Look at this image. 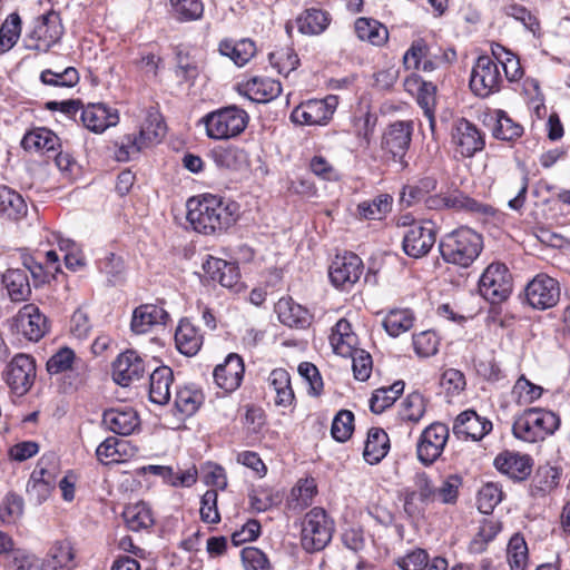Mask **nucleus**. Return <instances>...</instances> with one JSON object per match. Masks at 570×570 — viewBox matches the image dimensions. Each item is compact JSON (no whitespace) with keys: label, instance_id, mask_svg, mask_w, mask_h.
Wrapping results in <instances>:
<instances>
[{"label":"nucleus","instance_id":"obj_1","mask_svg":"<svg viewBox=\"0 0 570 570\" xmlns=\"http://www.w3.org/2000/svg\"><path fill=\"white\" fill-rule=\"evenodd\" d=\"M187 208V220L197 233L204 235L226 232L238 218V205L235 202L212 194L190 198Z\"/></svg>","mask_w":570,"mask_h":570},{"label":"nucleus","instance_id":"obj_2","mask_svg":"<svg viewBox=\"0 0 570 570\" xmlns=\"http://www.w3.org/2000/svg\"><path fill=\"white\" fill-rule=\"evenodd\" d=\"M439 248L446 263L466 268L481 254L483 238L469 227H460L443 236Z\"/></svg>","mask_w":570,"mask_h":570},{"label":"nucleus","instance_id":"obj_3","mask_svg":"<svg viewBox=\"0 0 570 570\" xmlns=\"http://www.w3.org/2000/svg\"><path fill=\"white\" fill-rule=\"evenodd\" d=\"M560 425L559 416L549 410L531 407L514 419L512 434L518 440L535 443L552 435Z\"/></svg>","mask_w":570,"mask_h":570},{"label":"nucleus","instance_id":"obj_4","mask_svg":"<svg viewBox=\"0 0 570 570\" xmlns=\"http://www.w3.org/2000/svg\"><path fill=\"white\" fill-rule=\"evenodd\" d=\"M334 523L323 508L309 510L302 522L301 543L306 552L323 550L332 540Z\"/></svg>","mask_w":570,"mask_h":570},{"label":"nucleus","instance_id":"obj_5","mask_svg":"<svg viewBox=\"0 0 570 570\" xmlns=\"http://www.w3.org/2000/svg\"><path fill=\"white\" fill-rule=\"evenodd\" d=\"M206 134L212 139H229L242 134L248 122L245 110L229 106L209 112L203 118Z\"/></svg>","mask_w":570,"mask_h":570},{"label":"nucleus","instance_id":"obj_6","mask_svg":"<svg viewBox=\"0 0 570 570\" xmlns=\"http://www.w3.org/2000/svg\"><path fill=\"white\" fill-rule=\"evenodd\" d=\"M63 35V26L58 12L49 11L36 18L32 28L26 35L23 42L29 50L47 52L58 43Z\"/></svg>","mask_w":570,"mask_h":570},{"label":"nucleus","instance_id":"obj_7","mask_svg":"<svg viewBox=\"0 0 570 570\" xmlns=\"http://www.w3.org/2000/svg\"><path fill=\"white\" fill-rule=\"evenodd\" d=\"M479 292L491 304L505 301L512 293V276L503 263H491L479 281Z\"/></svg>","mask_w":570,"mask_h":570},{"label":"nucleus","instance_id":"obj_8","mask_svg":"<svg viewBox=\"0 0 570 570\" xmlns=\"http://www.w3.org/2000/svg\"><path fill=\"white\" fill-rule=\"evenodd\" d=\"M502 76L497 62L490 56H480L473 66L470 88L479 97L485 98L500 90Z\"/></svg>","mask_w":570,"mask_h":570},{"label":"nucleus","instance_id":"obj_9","mask_svg":"<svg viewBox=\"0 0 570 570\" xmlns=\"http://www.w3.org/2000/svg\"><path fill=\"white\" fill-rule=\"evenodd\" d=\"M36 379V363L27 354H17L6 366L3 380L10 391L22 396L32 387Z\"/></svg>","mask_w":570,"mask_h":570},{"label":"nucleus","instance_id":"obj_10","mask_svg":"<svg viewBox=\"0 0 570 570\" xmlns=\"http://www.w3.org/2000/svg\"><path fill=\"white\" fill-rule=\"evenodd\" d=\"M434 501L435 487L431 478L424 471L416 472L413 476V488L404 490L405 513L410 517H419Z\"/></svg>","mask_w":570,"mask_h":570},{"label":"nucleus","instance_id":"obj_11","mask_svg":"<svg viewBox=\"0 0 570 570\" xmlns=\"http://www.w3.org/2000/svg\"><path fill=\"white\" fill-rule=\"evenodd\" d=\"M449 439V428L435 422L425 428L416 444L419 461L424 465H431L442 454Z\"/></svg>","mask_w":570,"mask_h":570},{"label":"nucleus","instance_id":"obj_12","mask_svg":"<svg viewBox=\"0 0 570 570\" xmlns=\"http://www.w3.org/2000/svg\"><path fill=\"white\" fill-rule=\"evenodd\" d=\"M436 240L435 225L431 220L414 223L403 235L404 253L413 258H421L430 253Z\"/></svg>","mask_w":570,"mask_h":570},{"label":"nucleus","instance_id":"obj_13","mask_svg":"<svg viewBox=\"0 0 570 570\" xmlns=\"http://www.w3.org/2000/svg\"><path fill=\"white\" fill-rule=\"evenodd\" d=\"M451 144L456 154L463 158H471L484 148L485 140L474 124L460 118L451 128Z\"/></svg>","mask_w":570,"mask_h":570},{"label":"nucleus","instance_id":"obj_14","mask_svg":"<svg viewBox=\"0 0 570 570\" xmlns=\"http://www.w3.org/2000/svg\"><path fill=\"white\" fill-rule=\"evenodd\" d=\"M363 269L362 259L354 253H346L335 257L330 266L328 275L335 287L348 291L358 282Z\"/></svg>","mask_w":570,"mask_h":570},{"label":"nucleus","instance_id":"obj_15","mask_svg":"<svg viewBox=\"0 0 570 570\" xmlns=\"http://www.w3.org/2000/svg\"><path fill=\"white\" fill-rule=\"evenodd\" d=\"M525 297L533 308L553 307L560 297L559 283L546 274H539L527 285Z\"/></svg>","mask_w":570,"mask_h":570},{"label":"nucleus","instance_id":"obj_16","mask_svg":"<svg viewBox=\"0 0 570 570\" xmlns=\"http://www.w3.org/2000/svg\"><path fill=\"white\" fill-rule=\"evenodd\" d=\"M425 206L433 210L455 209L482 215H492L494 212L491 206L479 203L460 191L429 196L425 198Z\"/></svg>","mask_w":570,"mask_h":570},{"label":"nucleus","instance_id":"obj_17","mask_svg":"<svg viewBox=\"0 0 570 570\" xmlns=\"http://www.w3.org/2000/svg\"><path fill=\"white\" fill-rule=\"evenodd\" d=\"M335 98L325 100H308L301 104L291 114V120L298 125L315 126L325 125L332 118L335 109Z\"/></svg>","mask_w":570,"mask_h":570},{"label":"nucleus","instance_id":"obj_18","mask_svg":"<svg viewBox=\"0 0 570 570\" xmlns=\"http://www.w3.org/2000/svg\"><path fill=\"white\" fill-rule=\"evenodd\" d=\"M13 326L23 337L33 342L42 338L48 331L47 318L35 304L20 308L13 318Z\"/></svg>","mask_w":570,"mask_h":570},{"label":"nucleus","instance_id":"obj_19","mask_svg":"<svg viewBox=\"0 0 570 570\" xmlns=\"http://www.w3.org/2000/svg\"><path fill=\"white\" fill-rule=\"evenodd\" d=\"M413 125L411 121H395L383 135L382 148L392 155L394 160L403 163L410 147Z\"/></svg>","mask_w":570,"mask_h":570},{"label":"nucleus","instance_id":"obj_20","mask_svg":"<svg viewBox=\"0 0 570 570\" xmlns=\"http://www.w3.org/2000/svg\"><path fill=\"white\" fill-rule=\"evenodd\" d=\"M494 466L513 481H524L532 472L533 460L528 454L504 451L494 459Z\"/></svg>","mask_w":570,"mask_h":570},{"label":"nucleus","instance_id":"obj_21","mask_svg":"<svg viewBox=\"0 0 570 570\" xmlns=\"http://www.w3.org/2000/svg\"><path fill=\"white\" fill-rule=\"evenodd\" d=\"M144 372L142 358L131 350L121 353L112 364L114 381L121 386H128L131 382L140 380Z\"/></svg>","mask_w":570,"mask_h":570},{"label":"nucleus","instance_id":"obj_22","mask_svg":"<svg viewBox=\"0 0 570 570\" xmlns=\"http://www.w3.org/2000/svg\"><path fill=\"white\" fill-rule=\"evenodd\" d=\"M245 366L243 358L235 353H230L214 370V380L216 384L225 392H234L240 386L244 377Z\"/></svg>","mask_w":570,"mask_h":570},{"label":"nucleus","instance_id":"obj_23","mask_svg":"<svg viewBox=\"0 0 570 570\" xmlns=\"http://www.w3.org/2000/svg\"><path fill=\"white\" fill-rule=\"evenodd\" d=\"M492 429V423L481 417L473 410H466L459 414L454 421L453 432L458 438L479 441Z\"/></svg>","mask_w":570,"mask_h":570},{"label":"nucleus","instance_id":"obj_24","mask_svg":"<svg viewBox=\"0 0 570 570\" xmlns=\"http://www.w3.org/2000/svg\"><path fill=\"white\" fill-rule=\"evenodd\" d=\"M80 120L90 131L102 132L108 127L117 125L119 116L105 104H89L87 107L82 106Z\"/></svg>","mask_w":570,"mask_h":570},{"label":"nucleus","instance_id":"obj_25","mask_svg":"<svg viewBox=\"0 0 570 570\" xmlns=\"http://www.w3.org/2000/svg\"><path fill=\"white\" fill-rule=\"evenodd\" d=\"M169 318L164 307L155 304H142L132 312L130 328L135 334H145L155 325H165Z\"/></svg>","mask_w":570,"mask_h":570},{"label":"nucleus","instance_id":"obj_26","mask_svg":"<svg viewBox=\"0 0 570 570\" xmlns=\"http://www.w3.org/2000/svg\"><path fill=\"white\" fill-rule=\"evenodd\" d=\"M104 425L119 435L131 434L139 424L136 411L130 406L108 409L102 414Z\"/></svg>","mask_w":570,"mask_h":570},{"label":"nucleus","instance_id":"obj_27","mask_svg":"<svg viewBox=\"0 0 570 570\" xmlns=\"http://www.w3.org/2000/svg\"><path fill=\"white\" fill-rule=\"evenodd\" d=\"M244 92L252 101L266 104L281 95L282 85L267 77H253L244 83Z\"/></svg>","mask_w":570,"mask_h":570},{"label":"nucleus","instance_id":"obj_28","mask_svg":"<svg viewBox=\"0 0 570 570\" xmlns=\"http://www.w3.org/2000/svg\"><path fill=\"white\" fill-rule=\"evenodd\" d=\"M137 449L129 441L115 436L107 438L96 450L97 459L102 464L119 463L134 455Z\"/></svg>","mask_w":570,"mask_h":570},{"label":"nucleus","instance_id":"obj_29","mask_svg":"<svg viewBox=\"0 0 570 570\" xmlns=\"http://www.w3.org/2000/svg\"><path fill=\"white\" fill-rule=\"evenodd\" d=\"M203 269L212 281L227 288L236 286L239 281L238 267L220 258L208 257L203 264Z\"/></svg>","mask_w":570,"mask_h":570},{"label":"nucleus","instance_id":"obj_30","mask_svg":"<svg viewBox=\"0 0 570 570\" xmlns=\"http://www.w3.org/2000/svg\"><path fill=\"white\" fill-rule=\"evenodd\" d=\"M275 312L282 324L292 328H305L309 325L308 311L291 297H282L275 305Z\"/></svg>","mask_w":570,"mask_h":570},{"label":"nucleus","instance_id":"obj_31","mask_svg":"<svg viewBox=\"0 0 570 570\" xmlns=\"http://www.w3.org/2000/svg\"><path fill=\"white\" fill-rule=\"evenodd\" d=\"M174 373L169 366H159L154 370L149 379V400L158 405H165L170 400V386Z\"/></svg>","mask_w":570,"mask_h":570},{"label":"nucleus","instance_id":"obj_32","mask_svg":"<svg viewBox=\"0 0 570 570\" xmlns=\"http://www.w3.org/2000/svg\"><path fill=\"white\" fill-rule=\"evenodd\" d=\"M53 488L55 483L52 474L42 468L40 463L38 468L33 470L27 483V494L29 500L39 505L50 497Z\"/></svg>","mask_w":570,"mask_h":570},{"label":"nucleus","instance_id":"obj_33","mask_svg":"<svg viewBox=\"0 0 570 570\" xmlns=\"http://www.w3.org/2000/svg\"><path fill=\"white\" fill-rule=\"evenodd\" d=\"M269 389L275 392V405L288 407L295 400V394L291 384L289 373L283 368H274L267 379Z\"/></svg>","mask_w":570,"mask_h":570},{"label":"nucleus","instance_id":"obj_34","mask_svg":"<svg viewBox=\"0 0 570 570\" xmlns=\"http://www.w3.org/2000/svg\"><path fill=\"white\" fill-rule=\"evenodd\" d=\"M73 550L69 541H56L48 550L41 567L43 570H71L73 568Z\"/></svg>","mask_w":570,"mask_h":570},{"label":"nucleus","instance_id":"obj_35","mask_svg":"<svg viewBox=\"0 0 570 570\" xmlns=\"http://www.w3.org/2000/svg\"><path fill=\"white\" fill-rule=\"evenodd\" d=\"M560 471L550 464L540 465L532 476L529 493L532 498H543L550 493L560 481Z\"/></svg>","mask_w":570,"mask_h":570},{"label":"nucleus","instance_id":"obj_36","mask_svg":"<svg viewBox=\"0 0 570 570\" xmlns=\"http://www.w3.org/2000/svg\"><path fill=\"white\" fill-rule=\"evenodd\" d=\"M330 343L337 355L347 357L353 353L357 344V337L353 333L351 323L347 320L341 318L335 324L330 335Z\"/></svg>","mask_w":570,"mask_h":570},{"label":"nucleus","instance_id":"obj_37","mask_svg":"<svg viewBox=\"0 0 570 570\" xmlns=\"http://www.w3.org/2000/svg\"><path fill=\"white\" fill-rule=\"evenodd\" d=\"M175 342L181 354L194 356L203 345V336L194 324L188 320H183L176 330Z\"/></svg>","mask_w":570,"mask_h":570},{"label":"nucleus","instance_id":"obj_38","mask_svg":"<svg viewBox=\"0 0 570 570\" xmlns=\"http://www.w3.org/2000/svg\"><path fill=\"white\" fill-rule=\"evenodd\" d=\"M2 283L12 302L27 301L31 294L28 274L22 268H10L2 275Z\"/></svg>","mask_w":570,"mask_h":570},{"label":"nucleus","instance_id":"obj_39","mask_svg":"<svg viewBox=\"0 0 570 570\" xmlns=\"http://www.w3.org/2000/svg\"><path fill=\"white\" fill-rule=\"evenodd\" d=\"M21 145L29 151L55 153L60 147V139L53 131L41 127L27 132Z\"/></svg>","mask_w":570,"mask_h":570},{"label":"nucleus","instance_id":"obj_40","mask_svg":"<svg viewBox=\"0 0 570 570\" xmlns=\"http://www.w3.org/2000/svg\"><path fill=\"white\" fill-rule=\"evenodd\" d=\"M390 439L386 432L380 428H372L367 433L363 456L370 464H377L387 454Z\"/></svg>","mask_w":570,"mask_h":570},{"label":"nucleus","instance_id":"obj_41","mask_svg":"<svg viewBox=\"0 0 570 570\" xmlns=\"http://www.w3.org/2000/svg\"><path fill=\"white\" fill-rule=\"evenodd\" d=\"M28 207L23 197L8 186L0 185V215L19 220L27 215Z\"/></svg>","mask_w":570,"mask_h":570},{"label":"nucleus","instance_id":"obj_42","mask_svg":"<svg viewBox=\"0 0 570 570\" xmlns=\"http://www.w3.org/2000/svg\"><path fill=\"white\" fill-rule=\"evenodd\" d=\"M219 52L228 57L236 66L246 65L255 55L256 46L249 39L230 40L225 39L219 43Z\"/></svg>","mask_w":570,"mask_h":570},{"label":"nucleus","instance_id":"obj_43","mask_svg":"<svg viewBox=\"0 0 570 570\" xmlns=\"http://www.w3.org/2000/svg\"><path fill=\"white\" fill-rule=\"evenodd\" d=\"M354 30L360 40L368 41L374 46H382L389 39L387 28L372 18H357L354 23Z\"/></svg>","mask_w":570,"mask_h":570},{"label":"nucleus","instance_id":"obj_44","mask_svg":"<svg viewBox=\"0 0 570 570\" xmlns=\"http://www.w3.org/2000/svg\"><path fill=\"white\" fill-rule=\"evenodd\" d=\"M139 134L142 141L147 142L149 146L159 142L165 136L166 125L156 107L147 109Z\"/></svg>","mask_w":570,"mask_h":570},{"label":"nucleus","instance_id":"obj_45","mask_svg":"<svg viewBox=\"0 0 570 570\" xmlns=\"http://www.w3.org/2000/svg\"><path fill=\"white\" fill-rule=\"evenodd\" d=\"M124 520L131 531H139L153 525L154 518L150 508L145 502H137L125 508Z\"/></svg>","mask_w":570,"mask_h":570},{"label":"nucleus","instance_id":"obj_46","mask_svg":"<svg viewBox=\"0 0 570 570\" xmlns=\"http://www.w3.org/2000/svg\"><path fill=\"white\" fill-rule=\"evenodd\" d=\"M392 197L389 194H380L371 200H364L357 205V215L361 219L380 220L390 210Z\"/></svg>","mask_w":570,"mask_h":570},{"label":"nucleus","instance_id":"obj_47","mask_svg":"<svg viewBox=\"0 0 570 570\" xmlns=\"http://www.w3.org/2000/svg\"><path fill=\"white\" fill-rule=\"evenodd\" d=\"M404 391V382L396 381L391 386L380 387L374 391L370 400V409L375 414H381L394 404Z\"/></svg>","mask_w":570,"mask_h":570},{"label":"nucleus","instance_id":"obj_48","mask_svg":"<svg viewBox=\"0 0 570 570\" xmlns=\"http://www.w3.org/2000/svg\"><path fill=\"white\" fill-rule=\"evenodd\" d=\"M298 30L304 35H320L330 23L327 12L320 9H308L296 20Z\"/></svg>","mask_w":570,"mask_h":570},{"label":"nucleus","instance_id":"obj_49","mask_svg":"<svg viewBox=\"0 0 570 570\" xmlns=\"http://www.w3.org/2000/svg\"><path fill=\"white\" fill-rule=\"evenodd\" d=\"M491 130L494 138L505 141L515 140L523 134V127L513 121L503 110L495 111V125Z\"/></svg>","mask_w":570,"mask_h":570},{"label":"nucleus","instance_id":"obj_50","mask_svg":"<svg viewBox=\"0 0 570 570\" xmlns=\"http://www.w3.org/2000/svg\"><path fill=\"white\" fill-rule=\"evenodd\" d=\"M501 530L499 521L484 519L479 527L478 533L471 540L469 550L472 553H481L485 550L488 543L492 541Z\"/></svg>","mask_w":570,"mask_h":570},{"label":"nucleus","instance_id":"obj_51","mask_svg":"<svg viewBox=\"0 0 570 570\" xmlns=\"http://www.w3.org/2000/svg\"><path fill=\"white\" fill-rule=\"evenodd\" d=\"M204 401L203 393L191 386H184L176 392L175 406L185 414L193 415Z\"/></svg>","mask_w":570,"mask_h":570},{"label":"nucleus","instance_id":"obj_52","mask_svg":"<svg viewBox=\"0 0 570 570\" xmlns=\"http://www.w3.org/2000/svg\"><path fill=\"white\" fill-rule=\"evenodd\" d=\"M413 314L409 309H392L383 320V326L391 336H399L413 326Z\"/></svg>","mask_w":570,"mask_h":570},{"label":"nucleus","instance_id":"obj_53","mask_svg":"<svg viewBox=\"0 0 570 570\" xmlns=\"http://www.w3.org/2000/svg\"><path fill=\"white\" fill-rule=\"evenodd\" d=\"M507 559L510 570H525L528 566V546L524 539L515 534L513 535L507 548Z\"/></svg>","mask_w":570,"mask_h":570},{"label":"nucleus","instance_id":"obj_54","mask_svg":"<svg viewBox=\"0 0 570 570\" xmlns=\"http://www.w3.org/2000/svg\"><path fill=\"white\" fill-rule=\"evenodd\" d=\"M433 50L423 39L414 40L404 55V65L407 69L422 70L423 61L433 59Z\"/></svg>","mask_w":570,"mask_h":570},{"label":"nucleus","instance_id":"obj_55","mask_svg":"<svg viewBox=\"0 0 570 570\" xmlns=\"http://www.w3.org/2000/svg\"><path fill=\"white\" fill-rule=\"evenodd\" d=\"M503 492L501 488L493 482L485 483L478 492V509L483 514H490L494 508L502 501Z\"/></svg>","mask_w":570,"mask_h":570},{"label":"nucleus","instance_id":"obj_56","mask_svg":"<svg viewBox=\"0 0 570 570\" xmlns=\"http://www.w3.org/2000/svg\"><path fill=\"white\" fill-rule=\"evenodd\" d=\"M21 19L18 13H11L0 28V53L10 50L19 39Z\"/></svg>","mask_w":570,"mask_h":570},{"label":"nucleus","instance_id":"obj_57","mask_svg":"<svg viewBox=\"0 0 570 570\" xmlns=\"http://www.w3.org/2000/svg\"><path fill=\"white\" fill-rule=\"evenodd\" d=\"M271 65L279 72L287 76L299 65V59L295 51L289 48H281L268 55Z\"/></svg>","mask_w":570,"mask_h":570},{"label":"nucleus","instance_id":"obj_58","mask_svg":"<svg viewBox=\"0 0 570 570\" xmlns=\"http://www.w3.org/2000/svg\"><path fill=\"white\" fill-rule=\"evenodd\" d=\"M40 80L48 86L71 88L78 83L79 73L73 67H68L61 72L46 69L41 72Z\"/></svg>","mask_w":570,"mask_h":570},{"label":"nucleus","instance_id":"obj_59","mask_svg":"<svg viewBox=\"0 0 570 570\" xmlns=\"http://www.w3.org/2000/svg\"><path fill=\"white\" fill-rule=\"evenodd\" d=\"M462 485V478L458 474H450L444 478L440 487H435V501L443 504H455L459 498V490Z\"/></svg>","mask_w":570,"mask_h":570},{"label":"nucleus","instance_id":"obj_60","mask_svg":"<svg viewBox=\"0 0 570 570\" xmlns=\"http://www.w3.org/2000/svg\"><path fill=\"white\" fill-rule=\"evenodd\" d=\"M417 104L423 109L424 116L430 122L431 130L434 131L435 118L434 108L436 104V86L432 82H423L417 95Z\"/></svg>","mask_w":570,"mask_h":570},{"label":"nucleus","instance_id":"obj_61","mask_svg":"<svg viewBox=\"0 0 570 570\" xmlns=\"http://www.w3.org/2000/svg\"><path fill=\"white\" fill-rule=\"evenodd\" d=\"M354 430V414L348 410H341L332 422L331 434L338 442L347 441Z\"/></svg>","mask_w":570,"mask_h":570},{"label":"nucleus","instance_id":"obj_62","mask_svg":"<svg viewBox=\"0 0 570 570\" xmlns=\"http://www.w3.org/2000/svg\"><path fill=\"white\" fill-rule=\"evenodd\" d=\"M75 362V352L69 347H61L47 361V371L50 375L65 373L73 368Z\"/></svg>","mask_w":570,"mask_h":570},{"label":"nucleus","instance_id":"obj_63","mask_svg":"<svg viewBox=\"0 0 570 570\" xmlns=\"http://www.w3.org/2000/svg\"><path fill=\"white\" fill-rule=\"evenodd\" d=\"M435 186L436 181L431 177L423 178L415 185L404 186L401 193V202L411 206L432 191Z\"/></svg>","mask_w":570,"mask_h":570},{"label":"nucleus","instance_id":"obj_64","mask_svg":"<svg viewBox=\"0 0 570 570\" xmlns=\"http://www.w3.org/2000/svg\"><path fill=\"white\" fill-rule=\"evenodd\" d=\"M429 561L428 552L422 548H415L399 557L395 563L402 570H424Z\"/></svg>","mask_w":570,"mask_h":570}]
</instances>
